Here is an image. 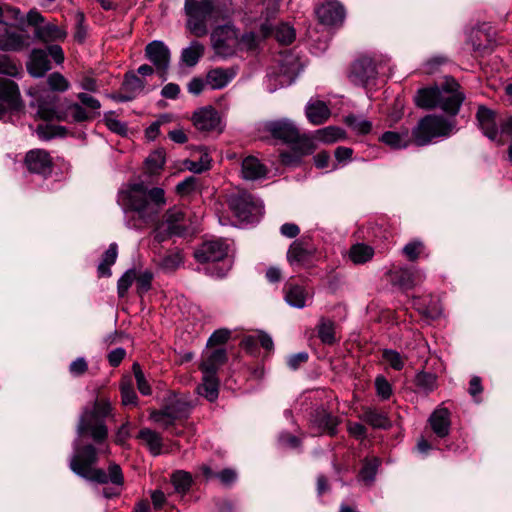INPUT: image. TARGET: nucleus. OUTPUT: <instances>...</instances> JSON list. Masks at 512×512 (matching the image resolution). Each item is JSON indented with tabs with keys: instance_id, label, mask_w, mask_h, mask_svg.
Listing matches in <instances>:
<instances>
[{
	"instance_id": "1",
	"label": "nucleus",
	"mask_w": 512,
	"mask_h": 512,
	"mask_svg": "<svg viewBox=\"0 0 512 512\" xmlns=\"http://www.w3.org/2000/svg\"><path fill=\"white\" fill-rule=\"evenodd\" d=\"M109 453L108 446L105 449H97L93 444L75 447L73 456L69 461V468L77 476L91 482L99 484L112 483L114 487L103 488L102 494L105 498L117 497L121 493V487L124 484V476L120 466L111 463L108 471L97 468L98 453Z\"/></svg>"
},
{
	"instance_id": "2",
	"label": "nucleus",
	"mask_w": 512,
	"mask_h": 512,
	"mask_svg": "<svg viewBox=\"0 0 512 512\" xmlns=\"http://www.w3.org/2000/svg\"><path fill=\"white\" fill-rule=\"evenodd\" d=\"M124 210L133 212L143 224L154 223L166 204L162 188L148 189L143 183L129 184L119 194Z\"/></svg>"
},
{
	"instance_id": "3",
	"label": "nucleus",
	"mask_w": 512,
	"mask_h": 512,
	"mask_svg": "<svg viewBox=\"0 0 512 512\" xmlns=\"http://www.w3.org/2000/svg\"><path fill=\"white\" fill-rule=\"evenodd\" d=\"M108 399H96L92 407H85L79 417L76 431L79 436H88L96 444L102 445L108 437L105 419L111 414Z\"/></svg>"
},
{
	"instance_id": "4",
	"label": "nucleus",
	"mask_w": 512,
	"mask_h": 512,
	"mask_svg": "<svg viewBox=\"0 0 512 512\" xmlns=\"http://www.w3.org/2000/svg\"><path fill=\"white\" fill-rule=\"evenodd\" d=\"M77 99L79 102L68 104L64 110L56 112L40 105L38 112L44 119L56 118L69 123L91 121L100 115L101 103L98 99L83 92L77 94Z\"/></svg>"
},
{
	"instance_id": "5",
	"label": "nucleus",
	"mask_w": 512,
	"mask_h": 512,
	"mask_svg": "<svg viewBox=\"0 0 512 512\" xmlns=\"http://www.w3.org/2000/svg\"><path fill=\"white\" fill-rule=\"evenodd\" d=\"M185 29L197 38L209 33V24L217 15L214 0H184Z\"/></svg>"
},
{
	"instance_id": "6",
	"label": "nucleus",
	"mask_w": 512,
	"mask_h": 512,
	"mask_svg": "<svg viewBox=\"0 0 512 512\" xmlns=\"http://www.w3.org/2000/svg\"><path fill=\"white\" fill-rule=\"evenodd\" d=\"M455 130V121L442 116L427 115L420 119L412 129V138L416 145L425 146L439 137H448Z\"/></svg>"
},
{
	"instance_id": "7",
	"label": "nucleus",
	"mask_w": 512,
	"mask_h": 512,
	"mask_svg": "<svg viewBox=\"0 0 512 512\" xmlns=\"http://www.w3.org/2000/svg\"><path fill=\"white\" fill-rule=\"evenodd\" d=\"M228 245L222 240H210L203 242L195 251L194 257L199 263L221 262L220 266H213L207 272L216 278H223L231 268L230 261H226Z\"/></svg>"
},
{
	"instance_id": "8",
	"label": "nucleus",
	"mask_w": 512,
	"mask_h": 512,
	"mask_svg": "<svg viewBox=\"0 0 512 512\" xmlns=\"http://www.w3.org/2000/svg\"><path fill=\"white\" fill-rule=\"evenodd\" d=\"M227 204L230 211L240 221L254 222L263 214L262 202L244 190L230 193L227 196Z\"/></svg>"
},
{
	"instance_id": "9",
	"label": "nucleus",
	"mask_w": 512,
	"mask_h": 512,
	"mask_svg": "<svg viewBox=\"0 0 512 512\" xmlns=\"http://www.w3.org/2000/svg\"><path fill=\"white\" fill-rule=\"evenodd\" d=\"M211 47L221 58L234 56L239 47L238 29L231 23L219 25L210 34Z\"/></svg>"
},
{
	"instance_id": "10",
	"label": "nucleus",
	"mask_w": 512,
	"mask_h": 512,
	"mask_svg": "<svg viewBox=\"0 0 512 512\" xmlns=\"http://www.w3.org/2000/svg\"><path fill=\"white\" fill-rule=\"evenodd\" d=\"M31 44L30 35L18 27L4 21L3 10L0 7V50L20 52Z\"/></svg>"
},
{
	"instance_id": "11",
	"label": "nucleus",
	"mask_w": 512,
	"mask_h": 512,
	"mask_svg": "<svg viewBox=\"0 0 512 512\" xmlns=\"http://www.w3.org/2000/svg\"><path fill=\"white\" fill-rule=\"evenodd\" d=\"M465 99L464 93L460 90L459 83L452 77H446L439 86L437 108L447 114L455 116Z\"/></svg>"
},
{
	"instance_id": "12",
	"label": "nucleus",
	"mask_w": 512,
	"mask_h": 512,
	"mask_svg": "<svg viewBox=\"0 0 512 512\" xmlns=\"http://www.w3.org/2000/svg\"><path fill=\"white\" fill-rule=\"evenodd\" d=\"M298 74L299 63L297 59L292 55L281 56L278 60L277 70L268 73V80L277 82L270 87V91H275L278 86L283 87L292 84Z\"/></svg>"
},
{
	"instance_id": "13",
	"label": "nucleus",
	"mask_w": 512,
	"mask_h": 512,
	"mask_svg": "<svg viewBox=\"0 0 512 512\" xmlns=\"http://www.w3.org/2000/svg\"><path fill=\"white\" fill-rule=\"evenodd\" d=\"M145 57L155 66L157 72L165 79L170 65V50L164 42L154 40L145 47Z\"/></svg>"
},
{
	"instance_id": "14",
	"label": "nucleus",
	"mask_w": 512,
	"mask_h": 512,
	"mask_svg": "<svg viewBox=\"0 0 512 512\" xmlns=\"http://www.w3.org/2000/svg\"><path fill=\"white\" fill-rule=\"evenodd\" d=\"M22 107L20 92L12 80L0 78V119L9 110H19Z\"/></svg>"
},
{
	"instance_id": "15",
	"label": "nucleus",
	"mask_w": 512,
	"mask_h": 512,
	"mask_svg": "<svg viewBox=\"0 0 512 512\" xmlns=\"http://www.w3.org/2000/svg\"><path fill=\"white\" fill-rule=\"evenodd\" d=\"M378 74L375 61L367 56L360 57L351 66L349 78L355 85L364 86Z\"/></svg>"
},
{
	"instance_id": "16",
	"label": "nucleus",
	"mask_w": 512,
	"mask_h": 512,
	"mask_svg": "<svg viewBox=\"0 0 512 512\" xmlns=\"http://www.w3.org/2000/svg\"><path fill=\"white\" fill-rule=\"evenodd\" d=\"M24 163L29 172L47 177L53 169V161L48 151L44 149H32L24 158Z\"/></svg>"
},
{
	"instance_id": "17",
	"label": "nucleus",
	"mask_w": 512,
	"mask_h": 512,
	"mask_svg": "<svg viewBox=\"0 0 512 512\" xmlns=\"http://www.w3.org/2000/svg\"><path fill=\"white\" fill-rule=\"evenodd\" d=\"M266 130L274 138L282 140L286 143L297 144L302 138H308L305 135L301 136L294 123L288 119L268 122L266 124Z\"/></svg>"
},
{
	"instance_id": "18",
	"label": "nucleus",
	"mask_w": 512,
	"mask_h": 512,
	"mask_svg": "<svg viewBox=\"0 0 512 512\" xmlns=\"http://www.w3.org/2000/svg\"><path fill=\"white\" fill-rule=\"evenodd\" d=\"M476 119L479 128L487 138L496 142L498 145L504 144L497 127L496 113L493 110L483 105L479 106L476 113Z\"/></svg>"
},
{
	"instance_id": "19",
	"label": "nucleus",
	"mask_w": 512,
	"mask_h": 512,
	"mask_svg": "<svg viewBox=\"0 0 512 512\" xmlns=\"http://www.w3.org/2000/svg\"><path fill=\"white\" fill-rule=\"evenodd\" d=\"M316 253V248L304 238L295 240L287 251V261L291 265H306Z\"/></svg>"
},
{
	"instance_id": "20",
	"label": "nucleus",
	"mask_w": 512,
	"mask_h": 512,
	"mask_svg": "<svg viewBox=\"0 0 512 512\" xmlns=\"http://www.w3.org/2000/svg\"><path fill=\"white\" fill-rule=\"evenodd\" d=\"M320 23L327 26H337L343 23L345 9L338 1H328L316 9Z\"/></svg>"
},
{
	"instance_id": "21",
	"label": "nucleus",
	"mask_w": 512,
	"mask_h": 512,
	"mask_svg": "<svg viewBox=\"0 0 512 512\" xmlns=\"http://www.w3.org/2000/svg\"><path fill=\"white\" fill-rule=\"evenodd\" d=\"M227 361V352L223 347L208 348L202 355L199 369L203 374L216 375L217 371Z\"/></svg>"
},
{
	"instance_id": "22",
	"label": "nucleus",
	"mask_w": 512,
	"mask_h": 512,
	"mask_svg": "<svg viewBox=\"0 0 512 512\" xmlns=\"http://www.w3.org/2000/svg\"><path fill=\"white\" fill-rule=\"evenodd\" d=\"M310 424L311 428L314 429L316 433H328L329 435H335L339 420L325 408L320 407L311 415Z\"/></svg>"
},
{
	"instance_id": "23",
	"label": "nucleus",
	"mask_w": 512,
	"mask_h": 512,
	"mask_svg": "<svg viewBox=\"0 0 512 512\" xmlns=\"http://www.w3.org/2000/svg\"><path fill=\"white\" fill-rule=\"evenodd\" d=\"M192 122L197 130L210 132L218 129L220 117L214 108L203 107L193 113Z\"/></svg>"
},
{
	"instance_id": "24",
	"label": "nucleus",
	"mask_w": 512,
	"mask_h": 512,
	"mask_svg": "<svg viewBox=\"0 0 512 512\" xmlns=\"http://www.w3.org/2000/svg\"><path fill=\"white\" fill-rule=\"evenodd\" d=\"M162 225L167 227L168 235H184L187 231L185 211L177 207L168 209L164 215Z\"/></svg>"
},
{
	"instance_id": "25",
	"label": "nucleus",
	"mask_w": 512,
	"mask_h": 512,
	"mask_svg": "<svg viewBox=\"0 0 512 512\" xmlns=\"http://www.w3.org/2000/svg\"><path fill=\"white\" fill-rule=\"evenodd\" d=\"M284 298L291 307L302 309L312 299V293L301 285L287 283L284 286Z\"/></svg>"
},
{
	"instance_id": "26",
	"label": "nucleus",
	"mask_w": 512,
	"mask_h": 512,
	"mask_svg": "<svg viewBox=\"0 0 512 512\" xmlns=\"http://www.w3.org/2000/svg\"><path fill=\"white\" fill-rule=\"evenodd\" d=\"M389 275L391 277L392 284L397 285L404 290L412 289L419 281L423 279V276L419 270H413L410 268H398L390 270Z\"/></svg>"
},
{
	"instance_id": "27",
	"label": "nucleus",
	"mask_w": 512,
	"mask_h": 512,
	"mask_svg": "<svg viewBox=\"0 0 512 512\" xmlns=\"http://www.w3.org/2000/svg\"><path fill=\"white\" fill-rule=\"evenodd\" d=\"M26 66L31 76L35 78L43 77L51 69L47 52L43 49L32 50Z\"/></svg>"
},
{
	"instance_id": "28",
	"label": "nucleus",
	"mask_w": 512,
	"mask_h": 512,
	"mask_svg": "<svg viewBox=\"0 0 512 512\" xmlns=\"http://www.w3.org/2000/svg\"><path fill=\"white\" fill-rule=\"evenodd\" d=\"M293 151L282 152L280 158L283 164L288 166H294L300 163L301 158L304 155L311 154L315 147L313 142L309 138H302L299 143L294 144Z\"/></svg>"
},
{
	"instance_id": "29",
	"label": "nucleus",
	"mask_w": 512,
	"mask_h": 512,
	"mask_svg": "<svg viewBox=\"0 0 512 512\" xmlns=\"http://www.w3.org/2000/svg\"><path fill=\"white\" fill-rule=\"evenodd\" d=\"M429 423L433 432L440 438L449 435L450 432V411L447 408H437L429 417Z\"/></svg>"
},
{
	"instance_id": "30",
	"label": "nucleus",
	"mask_w": 512,
	"mask_h": 512,
	"mask_svg": "<svg viewBox=\"0 0 512 512\" xmlns=\"http://www.w3.org/2000/svg\"><path fill=\"white\" fill-rule=\"evenodd\" d=\"M241 174L244 179L254 181L264 178L267 168L256 157L247 156L242 161Z\"/></svg>"
},
{
	"instance_id": "31",
	"label": "nucleus",
	"mask_w": 512,
	"mask_h": 512,
	"mask_svg": "<svg viewBox=\"0 0 512 512\" xmlns=\"http://www.w3.org/2000/svg\"><path fill=\"white\" fill-rule=\"evenodd\" d=\"M305 112L309 122L313 125L325 123L331 115L330 109L326 103L320 100L308 102Z\"/></svg>"
},
{
	"instance_id": "32",
	"label": "nucleus",
	"mask_w": 512,
	"mask_h": 512,
	"mask_svg": "<svg viewBox=\"0 0 512 512\" xmlns=\"http://www.w3.org/2000/svg\"><path fill=\"white\" fill-rule=\"evenodd\" d=\"M413 138L408 129L401 131H386L380 137V141L392 149H403L410 145Z\"/></svg>"
},
{
	"instance_id": "33",
	"label": "nucleus",
	"mask_w": 512,
	"mask_h": 512,
	"mask_svg": "<svg viewBox=\"0 0 512 512\" xmlns=\"http://www.w3.org/2000/svg\"><path fill=\"white\" fill-rule=\"evenodd\" d=\"M197 393L213 402L218 398L219 380L216 375L203 374L202 383L197 386Z\"/></svg>"
},
{
	"instance_id": "34",
	"label": "nucleus",
	"mask_w": 512,
	"mask_h": 512,
	"mask_svg": "<svg viewBox=\"0 0 512 512\" xmlns=\"http://www.w3.org/2000/svg\"><path fill=\"white\" fill-rule=\"evenodd\" d=\"M360 418L373 428L388 429L391 427V421L387 415L374 408H365Z\"/></svg>"
},
{
	"instance_id": "35",
	"label": "nucleus",
	"mask_w": 512,
	"mask_h": 512,
	"mask_svg": "<svg viewBox=\"0 0 512 512\" xmlns=\"http://www.w3.org/2000/svg\"><path fill=\"white\" fill-rule=\"evenodd\" d=\"M438 95L439 86L420 89L415 96V103L424 109L437 108Z\"/></svg>"
},
{
	"instance_id": "36",
	"label": "nucleus",
	"mask_w": 512,
	"mask_h": 512,
	"mask_svg": "<svg viewBox=\"0 0 512 512\" xmlns=\"http://www.w3.org/2000/svg\"><path fill=\"white\" fill-rule=\"evenodd\" d=\"M204 50V45L194 40L190 43L188 47L182 50L181 61L185 65L193 67L199 62L200 58L203 56Z\"/></svg>"
},
{
	"instance_id": "37",
	"label": "nucleus",
	"mask_w": 512,
	"mask_h": 512,
	"mask_svg": "<svg viewBox=\"0 0 512 512\" xmlns=\"http://www.w3.org/2000/svg\"><path fill=\"white\" fill-rule=\"evenodd\" d=\"M374 256V249L373 247L364 244V243H357L351 246L349 250V259L354 264H364L368 261H370Z\"/></svg>"
},
{
	"instance_id": "38",
	"label": "nucleus",
	"mask_w": 512,
	"mask_h": 512,
	"mask_svg": "<svg viewBox=\"0 0 512 512\" xmlns=\"http://www.w3.org/2000/svg\"><path fill=\"white\" fill-rule=\"evenodd\" d=\"M138 438L145 443L154 456L161 453L162 438L157 432L149 428H143L139 431Z\"/></svg>"
},
{
	"instance_id": "39",
	"label": "nucleus",
	"mask_w": 512,
	"mask_h": 512,
	"mask_svg": "<svg viewBox=\"0 0 512 512\" xmlns=\"http://www.w3.org/2000/svg\"><path fill=\"white\" fill-rule=\"evenodd\" d=\"M118 255V246L116 243H111L108 249L103 254L102 261L98 265L97 272L99 277H110L112 272L110 267L116 262Z\"/></svg>"
},
{
	"instance_id": "40",
	"label": "nucleus",
	"mask_w": 512,
	"mask_h": 512,
	"mask_svg": "<svg viewBox=\"0 0 512 512\" xmlns=\"http://www.w3.org/2000/svg\"><path fill=\"white\" fill-rule=\"evenodd\" d=\"M232 80V74L222 68L212 69L207 73L206 84L211 89H222Z\"/></svg>"
},
{
	"instance_id": "41",
	"label": "nucleus",
	"mask_w": 512,
	"mask_h": 512,
	"mask_svg": "<svg viewBox=\"0 0 512 512\" xmlns=\"http://www.w3.org/2000/svg\"><path fill=\"white\" fill-rule=\"evenodd\" d=\"M318 336L322 343L327 345L334 344L336 342L334 322L322 317L318 324Z\"/></svg>"
},
{
	"instance_id": "42",
	"label": "nucleus",
	"mask_w": 512,
	"mask_h": 512,
	"mask_svg": "<svg viewBox=\"0 0 512 512\" xmlns=\"http://www.w3.org/2000/svg\"><path fill=\"white\" fill-rule=\"evenodd\" d=\"M67 32L54 24H47L37 29V36L45 41L62 40L66 37Z\"/></svg>"
},
{
	"instance_id": "43",
	"label": "nucleus",
	"mask_w": 512,
	"mask_h": 512,
	"mask_svg": "<svg viewBox=\"0 0 512 512\" xmlns=\"http://www.w3.org/2000/svg\"><path fill=\"white\" fill-rule=\"evenodd\" d=\"M192 475L184 470H177L171 475V483L176 492L185 494L192 485Z\"/></svg>"
},
{
	"instance_id": "44",
	"label": "nucleus",
	"mask_w": 512,
	"mask_h": 512,
	"mask_svg": "<svg viewBox=\"0 0 512 512\" xmlns=\"http://www.w3.org/2000/svg\"><path fill=\"white\" fill-rule=\"evenodd\" d=\"M145 86L146 82L136 74L127 73L122 84V89L126 93H130L136 97L144 90Z\"/></svg>"
},
{
	"instance_id": "45",
	"label": "nucleus",
	"mask_w": 512,
	"mask_h": 512,
	"mask_svg": "<svg viewBox=\"0 0 512 512\" xmlns=\"http://www.w3.org/2000/svg\"><path fill=\"white\" fill-rule=\"evenodd\" d=\"M378 466L379 461L376 458L365 461L359 472L360 481L364 482L366 485H371L375 480Z\"/></svg>"
},
{
	"instance_id": "46",
	"label": "nucleus",
	"mask_w": 512,
	"mask_h": 512,
	"mask_svg": "<svg viewBox=\"0 0 512 512\" xmlns=\"http://www.w3.org/2000/svg\"><path fill=\"white\" fill-rule=\"evenodd\" d=\"M345 133L342 129L334 126H328L316 131V138L325 143H333L343 139Z\"/></svg>"
},
{
	"instance_id": "47",
	"label": "nucleus",
	"mask_w": 512,
	"mask_h": 512,
	"mask_svg": "<svg viewBox=\"0 0 512 512\" xmlns=\"http://www.w3.org/2000/svg\"><path fill=\"white\" fill-rule=\"evenodd\" d=\"M183 255L179 250L168 252L160 261V266L166 271H174L183 264Z\"/></svg>"
},
{
	"instance_id": "48",
	"label": "nucleus",
	"mask_w": 512,
	"mask_h": 512,
	"mask_svg": "<svg viewBox=\"0 0 512 512\" xmlns=\"http://www.w3.org/2000/svg\"><path fill=\"white\" fill-rule=\"evenodd\" d=\"M275 38L281 44H291L295 39V30L287 23H281L275 27Z\"/></svg>"
},
{
	"instance_id": "49",
	"label": "nucleus",
	"mask_w": 512,
	"mask_h": 512,
	"mask_svg": "<svg viewBox=\"0 0 512 512\" xmlns=\"http://www.w3.org/2000/svg\"><path fill=\"white\" fill-rule=\"evenodd\" d=\"M21 66L10 56L0 54V74L16 77L20 74Z\"/></svg>"
},
{
	"instance_id": "50",
	"label": "nucleus",
	"mask_w": 512,
	"mask_h": 512,
	"mask_svg": "<svg viewBox=\"0 0 512 512\" xmlns=\"http://www.w3.org/2000/svg\"><path fill=\"white\" fill-rule=\"evenodd\" d=\"M425 250V245L421 240H413L407 243L403 249L402 253L403 255L409 260V261H416L421 254Z\"/></svg>"
},
{
	"instance_id": "51",
	"label": "nucleus",
	"mask_w": 512,
	"mask_h": 512,
	"mask_svg": "<svg viewBox=\"0 0 512 512\" xmlns=\"http://www.w3.org/2000/svg\"><path fill=\"white\" fill-rule=\"evenodd\" d=\"M415 383L417 387L425 392L433 391L437 386V377L435 374L428 372H419L416 375Z\"/></svg>"
},
{
	"instance_id": "52",
	"label": "nucleus",
	"mask_w": 512,
	"mask_h": 512,
	"mask_svg": "<svg viewBox=\"0 0 512 512\" xmlns=\"http://www.w3.org/2000/svg\"><path fill=\"white\" fill-rule=\"evenodd\" d=\"M346 124L356 133L367 134L372 128L370 121L361 119L355 115H349L345 118Z\"/></svg>"
},
{
	"instance_id": "53",
	"label": "nucleus",
	"mask_w": 512,
	"mask_h": 512,
	"mask_svg": "<svg viewBox=\"0 0 512 512\" xmlns=\"http://www.w3.org/2000/svg\"><path fill=\"white\" fill-rule=\"evenodd\" d=\"M165 164V153L163 150H156L146 159V165L150 173L154 174L163 168Z\"/></svg>"
},
{
	"instance_id": "54",
	"label": "nucleus",
	"mask_w": 512,
	"mask_h": 512,
	"mask_svg": "<svg viewBox=\"0 0 512 512\" xmlns=\"http://www.w3.org/2000/svg\"><path fill=\"white\" fill-rule=\"evenodd\" d=\"M259 45V37L254 32H245L239 36L240 51H255Z\"/></svg>"
},
{
	"instance_id": "55",
	"label": "nucleus",
	"mask_w": 512,
	"mask_h": 512,
	"mask_svg": "<svg viewBox=\"0 0 512 512\" xmlns=\"http://www.w3.org/2000/svg\"><path fill=\"white\" fill-rule=\"evenodd\" d=\"M47 83L53 91L64 92L69 89V82L59 72L50 74L47 78Z\"/></svg>"
},
{
	"instance_id": "56",
	"label": "nucleus",
	"mask_w": 512,
	"mask_h": 512,
	"mask_svg": "<svg viewBox=\"0 0 512 512\" xmlns=\"http://www.w3.org/2000/svg\"><path fill=\"white\" fill-rule=\"evenodd\" d=\"M136 279V272L133 269L126 271L118 280L117 283V291L119 297H124L132 285L133 281Z\"/></svg>"
},
{
	"instance_id": "57",
	"label": "nucleus",
	"mask_w": 512,
	"mask_h": 512,
	"mask_svg": "<svg viewBox=\"0 0 512 512\" xmlns=\"http://www.w3.org/2000/svg\"><path fill=\"white\" fill-rule=\"evenodd\" d=\"M133 373L136 379L138 390L143 395L151 394V387L145 379L142 369L138 363H134L132 366Z\"/></svg>"
},
{
	"instance_id": "58",
	"label": "nucleus",
	"mask_w": 512,
	"mask_h": 512,
	"mask_svg": "<svg viewBox=\"0 0 512 512\" xmlns=\"http://www.w3.org/2000/svg\"><path fill=\"white\" fill-rule=\"evenodd\" d=\"M121 395H122V403L124 405L136 404L137 395L133 389L131 380L122 382Z\"/></svg>"
},
{
	"instance_id": "59",
	"label": "nucleus",
	"mask_w": 512,
	"mask_h": 512,
	"mask_svg": "<svg viewBox=\"0 0 512 512\" xmlns=\"http://www.w3.org/2000/svg\"><path fill=\"white\" fill-rule=\"evenodd\" d=\"M383 359L395 370H401L404 367V360L397 351L384 350Z\"/></svg>"
},
{
	"instance_id": "60",
	"label": "nucleus",
	"mask_w": 512,
	"mask_h": 512,
	"mask_svg": "<svg viewBox=\"0 0 512 512\" xmlns=\"http://www.w3.org/2000/svg\"><path fill=\"white\" fill-rule=\"evenodd\" d=\"M375 387L377 395L384 400L388 399L392 394L391 385L383 376H378L375 379Z\"/></svg>"
},
{
	"instance_id": "61",
	"label": "nucleus",
	"mask_w": 512,
	"mask_h": 512,
	"mask_svg": "<svg viewBox=\"0 0 512 512\" xmlns=\"http://www.w3.org/2000/svg\"><path fill=\"white\" fill-rule=\"evenodd\" d=\"M216 478L222 485L230 487L237 480V472L234 469L226 468L216 473Z\"/></svg>"
},
{
	"instance_id": "62",
	"label": "nucleus",
	"mask_w": 512,
	"mask_h": 512,
	"mask_svg": "<svg viewBox=\"0 0 512 512\" xmlns=\"http://www.w3.org/2000/svg\"><path fill=\"white\" fill-rule=\"evenodd\" d=\"M111 112L109 114H106L105 115V123L107 125V127L109 128V130H111L112 132H115L117 134H120V135H124L126 134L127 132V127L124 123H122L121 121L115 119V118H112L111 117Z\"/></svg>"
},
{
	"instance_id": "63",
	"label": "nucleus",
	"mask_w": 512,
	"mask_h": 512,
	"mask_svg": "<svg viewBox=\"0 0 512 512\" xmlns=\"http://www.w3.org/2000/svg\"><path fill=\"white\" fill-rule=\"evenodd\" d=\"M230 337V331L227 329L216 330L209 338L207 345L212 347L214 345H223Z\"/></svg>"
},
{
	"instance_id": "64",
	"label": "nucleus",
	"mask_w": 512,
	"mask_h": 512,
	"mask_svg": "<svg viewBox=\"0 0 512 512\" xmlns=\"http://www.w3.org/2000/svg\"><path fill=\"white\" fill-rule=\"evenodd\" d=\"M88 370V364L86 360L83 357H79L75 359L70 365H69V372L73 376H81Z\"/></svg>"
}]
</instances>
